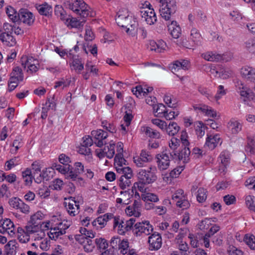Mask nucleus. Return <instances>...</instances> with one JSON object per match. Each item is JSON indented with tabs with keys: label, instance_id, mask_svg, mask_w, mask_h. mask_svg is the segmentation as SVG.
Instances as JSON below:
<instances>
[{
	"label": "nucleus",
	"instance_id": "nucleus-1",
	"mask_svg": "<svg viewBox=\"0 0 255 255\" xmlns=\"http://www.w3.org/2000/svg\"><path fill=\"white\" fill-rule=\"evenodd\" d=\"M115 19L118 25L124 28L128 34H135L138 25L137 22L135 18L130 15L128 12L119 11Z\"/></svg>",
	"mask_w": 255,
	"mask_h": 255
},
{
	"label": "nucleus",
	"instance_id": "nucleus-2",
	"mask_svg": "<svg viewBox=\"0 0 255 255\" xmlns=\"http://www.w3.org/2000/svg\"><path fill=\"white\" fill-rule=\"evenodd\" d=\"M156 168L152 167L147 169H140L137 172L138 181L134 183L138 190L142 192L145 190V186L154 182L157 179Z\"/></svg>",
	"mask_w": 255,
	"mask_h": 255
},
{
	"label": "nucleus",
	"instance_id": "nucleus-3",
	"mask_svg": "<svg viewBox=\"0 0 255 255\" xmlns=\"http://www.w3.org/2000/svg\"><path fill=\"white\" fill-rule=\"evenodd\" d=\"M68 8L84 18L90 14L89 6L83 0H71L68 3Z\"/></svg>",
	"mask_w": 255,
	"mask_h": 255
},
{
	"label": "nucleus",
	"instance_id": "nucleus-4",
	"mask_svg": "<svg viewBox=\"0 0 255 255\" xmlns=\"http://www.w3.org/2000/svg\"><path fill=\"white\" fill-rule=\"evenodd\" d=\"M160 4L159 11L161 17L165 20H169L171 16L175 13L177 9L175 1H165Z\"/></svg>",
	"mask_w": 255,
	"mask_h": 255
},
{
	"label": "nucleus",
	"instance_id": "nucleus-5",
	"mask_svg": "<svg viewBox=\"0 0 255 255\" xmlns=\"http://www.w3.org/2000/svg\"><path fill=\"white\" fill-rule=\"evenodd\" d=\"M152 231L153 228L148 221L134 223L133 232L136 236H140L142 234L148 235Z\"/></svg>",
	"mask_w": 255,
	"mask_h": 255
},
{
	"label": "nucleus",
	"instance_id": "nucleus-6",
	"mask_svg": "<svg viewBox=\"0 0 255 255\" xmlns=\"http://www.w3.org/2000/svg\"><path fill=\"white\" fill-rule=\"evenodd\" d=\"M155 159L159 170H164L169 167L170 159L167 150L157 154Z\"/></svg>",
	"mask_w": 255,
	"mask_h": 255
},
{
	"label": "nucleus",
	"instance_id": "nucleus-7",
	"mask_svg": "<svg viewBox=\"0 0 255 255\" xmlns=\"http://www.w3.org/2000/svg\"><path fill=\"white\" fill-rule=\"evenodd\" d=\"M21 65L25 69L27 66V72L31 73L37 72L39 68L38 62L36 59L32 58H28L26 56H22L21 58Z\"/></svg>",
	"mask_w": 255,
	"mask_h": 255
},
{
	"label": "nucleus",
	"instance_id": "nucleus-8",
	"mask_svg": "<svg viewBox=\"0 0 255 255\" xmlns=\"http://www.w3.org/2000/svg\"><path fill=\"white\" fill-rule=\"evenodd\" d=\"M186 132L182 131L181 135V140L182 144L185 147L179 151V156L180 160H182L184 163L188 162L190 160L189 156L190 155V150L189 147H187L189 144V142L185 138Z\"/></svg>",
	"mask_w": 255,
	"mask_h": 255
},
{
	"label": "nucleus",
	"instance_id": "nucleus-9",
	"mask_svg": "<svg viewBox=\"0 0 255 255\" xmlns=\"http://www.w3.org/2000/svg\"><path fill=\"white\" fill-rule=\"evenodd\" d=\"M140 12L141 17L147 24L151 25L156 21L157 17L153 8L150 7H143L141 9Z\"/></svg>",
	"mask_w": 255,
	"mask_h": 255
},
{
	"label": "nucleus",
	"instance_id": "nucleus-10",
	"mask_svg": "<svg viewBox=\"0 0 255 255\" xmlns=\"http://www.w3.org/2000/svg\"><path fill=\"white\" fill-rule=\"evenodd\" d=\"M75 168L73 170L72 167L71 166L70 172L68 173V178L71 179L73 181L78 180L79 182L82 181L83 179L79 177V175L82 174L84 172V167L81 162H77L74 164Z\"/></svg>",
	"mask_w": 255,
	"mask_h": 255
},
{
	"label": "nucleus",
	"instance_id": "nucleus-11",
	"mask_svg": "<svg viewBox=\"0 0 255 255\" xmlns=\"http://www.w3.org/2000/svg\"><path fill=\"white\" fill-rule=\"evenodd\" d=\"M68 200L71 202H65V207L70 216H75L79 213V201H76L73 197H69Z\"/></svg>",
	"mask_w": 255,
	"mask_h": 255
},
{
	"label": "nucleus",
	"instance_id": "nucleus-12",
	"mask_svg": "<svg viewBox=\"0 0 255 255\" xmlns=\"http://www.w3.org/2000/svg\"><path fill=\"white\" fill-rule=\"evenodd\" d=\"M149 249L151 251H157L162 246V238L158 233H154L148 237Z\"/></svg>",
	"mask_w": 255,
	"mask_h": 255
},
{
	"label": "nucleus",
	"instance_id": "nucleus-13",
	"mask_svg": "<svg viewBox=\"0 0 255 255\" xmlns=\"http://www.w3.org/2000/svg\"><path fill=\"white\" fill-rule=\"evenodd\" d=\"M0 233H7L10 236H13L15 234V227L10 219H5L2 222L0 221Z\"/></svg>",
	"mask_w": 255,
	"mask_h": 255
},
{
	"label": "nucleus",
	"instance_id": "nucleus-14",
	"mask_svg": "<svg viewBox=\"0 0 255 255\" xmlns=\"http://www.w3.org/2000/svg\"><path fill=\"white\" fill-rule=\"evenodd\" d=\"M17 21H19L30 25L34 22V18L31 12L26 9H21L17 14Z\"/></svg>",
	"mask_w": 255,
	"mask_h": 255
},
{
	"label": "nucleus",
	"instance_id": "nucleus-15",
	"mask_svg": "<svg viewBox=\"0 0 255 255\" xmlns=\"http://www.w3.org/2000/svg\"><path fill=\"white\" fill-rule=\"evenodd\" d=\"M92 136L95 139L94 143L98 147H102L106 142L104 141L108 136L107 132L102 129L93 130L91 132Z\"/></svg>",
	"mask_w": 255,
	"mask_h": 255
},
{
	"label": "nucleus",
	"instance_id": "nucleus-16",
	"mask_svg": "<svg viewBox=\"0 0 255 255\" xmlns=\"http://www.w3.org/2000/svg\"><path fill=\"white\" fill-rule=\"evenodd\" d=\"M135 219L134 218H130L129 220L126 221L125 222L122 221L119 225L118 229V233L120 235H125L126 232L134 228Z\"/></svg>",
	"mask_w": 255,
	"mask_h": 255
},
{
	"label": "nucleus",
	"instance_id": "nucleus-17",
	"mask_svg": "<svg viewBox=\"0 0 255 255\" xmlns=\"http://www.w3.org/2000/svg\"><path fill=\"white\" fill-rule=\"evenodd\" d=\"M96 150L97 156L102 158L107 156L108 158H112L115 154V144L111 143L109 145L105 146L103 149Z\"/></svg>",
	"mask_w": 255,
	"mask_h": 255
},
{
	"label": "nucleus",
	"instance_id": "nucleus-18",
	"mask_svg": "<svg viewBox=\"0 0 255 255\" xmlns=\"http://www.w3.org/2000/svg\"><path fill=\"white\" fill-rule=\"evenodd\" d=\"M71 58L72 62L70 63L71 69L75 70L78 74L81 73L84 68L82 59L76 55L72 56Z\"/></svg>",
	"mask_w": 255,
	"mask_h": 255
},
{
	"label": "nucleus",
	"instance_id": "nucleus-19",
	"mask_svg": "<svg viewBox=\"0 0 255 255\" xmlns=\"http://www.w3.org/2000/svg\"><path fill=\"white\" fill-rule=\"evenodd\" d=\"M190 67V63L188 60H182L175 61L170 67L173 73L177 72L181 69L184 70H188Z\"/></svg>",
	"mask_w": 255,
	"mask_h": 255
},
{
	"label": "nucleus",
	"instance_id": "nucleus-20",
	"mask_svg": "<svg viewBox=\"0 0 255 255\" xmlns=\"http://www.w3.org/2000/svg\"><path fill=\"white\" fill-rule=\"evenodd\" d=\"M153 89L152 87L144 86L142 87L141 86H137L135 88H132V92L137 98L144 97L147 95L148 93L151 92Z\"/></svg>",
	"mask_w": 255,
	"mask_h": 255
},
{
	"label": "nucleus",
	"instance_id": "nucleus-21",
	"mask_svg": "<svg viewBox=\"0 0 255 255\" xmlns=\"http://www.w3.org/2000/svg\"><path fill=\"white\" fill-rule=\"evenodd\" d=\"M31 166L32 170V175H33V179L36 183H40L43 178V175H42L40 173L41 167L39 162L35 161L32 164Z\"/></svg>",
	"mask_w": 255,
	"mask_h": 255
},
{
	"label": "nucleus",
	"instance_id": "nucleus-22",
	"mask_svg": "<svg viewBox=\"0 0 255 255\" xmlns=\"http://www.w3.org/2000/svg\"><path fill=\"white\" fill-rule=\"evenodd\" d=\"M241 74L243 78L254 82L255 81V69L250 67H244L241 70Z\"/></svg>",
	"mask_w": 255,
	"mask_h": 255
},
{
	"label": "nucleus",
	"instance_id": "nucleus-23",
	"mask_svg": "<svg viewBox=\"0 0 255 255\" xmlns=\"http://www.w3.org/2000/svg\"><path fill=\"white\" fill-rule=\"evenodd\" d=\"M177 24L176 21L172 20L171 23L168 25V30L171 35L174 38H178L181 33V28L179 25Z\"/></svg>",
	"mask_w": 255,
	"mask_h": 255
},
{
	"label": "nucleus",
	"instance_id": "nucleus-24",
	"mask_svg": "<svg viewBox=\"0 0 255 255\" xmlns=\"http://www.w3.org/2000/svg\"><path fill=\"white\" fill-rule=\"evenodd\" d=\"M0 40L2 43L8 46H13L16 44V40L10 34L0 33Z\"/></svg>",
	"mask_w": 255,
	"mask_h": 255
},
{
	"label": "nucleus",
	"instance_id": "nucleus-25",
	"mask_svg": "<svg viewBox=\"0 0 255 255\" xmlns=\"http://www.w3.org/2000/svg\"><path fill=\"white\" fill-rule=\"evenodd\" d=\"M220 140L221 139L218 134L214 135H208V137L206 138L205 144L209 149H213L220 142Z\"/></svg>",
	"mask_w": 255,
	"mask_h": 255
},
{
	"label": "nucleus",
	"instance_id": "nucleus-26",
	"mask_svg": "<svg viewBox=\"0 0 255 255\" xmlns=\"http://www.w3.org/2000/svg\"><path fill=\"white\" fill-rule=\"evenodd\" d=\"M202 57L206 60L210 61H220L224 60L223 55L214 53L212 52H207L202 54Z\"/></svg>",
	"mask_w": 255,
	"mask_h": 255
},
{
	"label": "nucleus",
	"instance_id": "nucleus-27",
	"mask_svg": "<svg viewBox=\"0 0 255 255\" xmlns=\"http://www.w3.org/2000/svg\"><path fill=\"white\" fill-rule=\"evenodd\" d=\"M36 9L40 14L47 16L50 15L52 11L51 6L47 3L38 5Z\"/></svg>",
	"mask_w": 255,
	"mask_h": 255
},
{
	"label": "nucleus",
	"instance_id": "nucleus-28",
	"mask_svg": "<svg viewBox=\"0 0 255 255\" xmlns=\"http://www.w3.org/2000/svg\"><path fill=\"white\" fill-rule=\"evenodd\" d=\"M66 231L60 230V228L57 227H51L50 229V231L47 233L49 237L52 239L56 240L58 238L65 234Z\"/></svg>",
	"mask_w": 255,
	"mask_h": 255
},
{
	"label": "nucleus",
	"instance_id": "nucleus-29",
	"mask_svg": "<svg viewBox=\"0 0 255 255\" xmlns=\"http://www.w3.org/2000/svg\"><path fill=\"white\" fill-rule=\"evenodd\" d=\"M141 130L150 138H159L160 137V133L150 127H143L141 128Z\"/></svg>",
	"mask_w": 255,
	"mask_h": 255
},
{
	"label": "nucleus",
	"instance_id": "nucleus-30",
	"mask_svg": "<svg viewBox=\"0 0 255 255\" xmlns=\"http://www.w3.org/2000/svg\"><path fill=\"white\" fill-rule=\"evenodd\" d=\"M41 228H42L41 225L27 223V225L25 227V233L28 236L33 235Z\"/></svg>",
	"mask_w": 255,
	"mask_h": 255
},
{
	"label": "nucleus",
	"instance_id": "nucleus-31",
	"mask_svg": "<svg viewBox=\"0 0 255 255\" xmlns=\"http://www.w3.org/2000/svg\"><path fill=\"white\" fill-rule=\"evenodd\" d=\"M180 127L176 123L170 122L168 126L165 127V129L166 132L169 135L173 136L179 130Z\"/></svg>",
	"mask_w": 255,
	"mask_h": 255
},
{
	"label": "nucleus",
	"instance_id": "nucleus-32",
	"mask_svg": "<svg viewBox=\"0 0 255 255\" xmlns=\"http://www.w3.org/2000/svg\"><path fill=\"white\" fill-rule=\"evenodd\" d=\"M196 134L198 137H202L205 134V129L207 128L201 122L197 121L194 123Z\"/></svg>",
	"mask_w": 255,
	"mask_h": 255
},
{
	"label": "nucleus",
	"instance_id": "nucleus-33",
	"mask_svg": "<svg viewBox=\"0 0 255 255\" xmlns=\"http://www.w3.org/2000/svg\"><path fill=\"white\" fill-rule=\"evenodd\" d=\"M17 243L15 240H11L6 245L5 248L7 254L13 255L16 253Z\"/></svg>",
	"mask_w": 255,
	"mask_h": 255
},
{
	"label": "nucleus",
	"instance_id": "nucleus-34",
	"mask_svg": "<svg viewBox=\"0 0 255 255\" xmlns=\"http://www.w3.org/2000/svg\"><path fill=\"white\" fill-rule=\"evenodd\" d=\"M229 128L231 129L233 133L236 134L241 130L242 126L238 121L231 120L229 123Z\"/></svg>",
	"mask_w": 255,
	"mask_h": 255
},
{
	"label": "nucleus",
	"instance_id": "nucleus-35",
	"mask_svg": "<svg viewBox=\"0 0 255 255\" xmlns=\"http://www.w3.org/2000/svg\"><path fill=\"white\" fill-rule=\"evenodd\" d=\"M220 160L221 161V164L219 166V170L222 172L226 171V166L229 163V158L227 157L225 154H221L219 157Z\"/></svg>",
	"mask_w": 255,
	"mask_h": 255
},
{
	"label": "nucleus",
	"instance_id": "nucleus-36",
	"mask_svg": "<svg viewBox=\"0 0 255 255\" xmlns=\"http://www.w3.org/2000/svg\"><path fill=\"white\" fill-rule=\"evenodd\" d=\"M6 12L9 18L13 22H17V14L18 13L15 9L11 6H9L6 8Z\"/></svg>",
	"mask_w": 255,
	"mask_h": 255
},
{
	"label": "nucleus",
	"instance_id": "nucleus-37",
	"mask_svg": "<svg viewBox=\"0 0 255 255\" xmlns=\"http://www.w3.org/2000/svg\"><path fill=\"white\" fill-rule=\"evenodd\" d=\"M23 178L26 185H30L32 183V179L33 178L32 175V171L27 168L25 171L22 173Z\"/></svg>",
	"mask_w": 255,
	"mask_h": 255
},
{
	"label": "nucleus",
	"instance_id": "nucleus-38",
	"mask_svg": "<svg viewBox=\"0 0 255 255\" xmlns=\"http://www.w3.org/2000/svg\"><path fill=\"white\" fill-rule=\"evenodd\" d=\"M244 240L251 249H255V237L254 235H246Z\"/></svg>",
	"mask_w": 255,
	"mask_h": 255
},
{
	"label": "nucleus",
	"instance_id": "nucleus-39",
	"mask_svg": "<svg viewBox=\"0 0 255 255\" xmlns=\"http://www.w3.org/2000/svg\"><path fill=\"white\" fill-rule=\"evenodd\" d=\"M246 204L248 208L251 211L255 212V198L251 195L246 197Z\"/></svg>",
	"mask_w": 255,
	"mask_h": 255
},
{
	"label": "nucleus",
	"instance_id": "nucleus-40",
	"mask_svg": "<svg viewBox=\"0 0 255 255\" xmlns=\"http://www.w3.org/2000/svg\"><path fill=\"white\" fill-rule=\"evenodd\" d=\"M216 74H219V76L223 79H227L231 76L233 72L229 68H221L219 71H215Z\"/></svg>",
	"mask_w": 255,
	"mask_h": 255
},
{
	"label": "nucleus",
	"instance_id": "nucleus-41",
	"mask_svg": "<svg viewBox=\"0 0 255 255\" xmlns=\"http://www.w3.org/2000/svg\"><path fill=\"white\" fill-rule=\"evenodd\" d=\"M246 151L248 153H250L251 154H253L255 153V138H248V143L246 146Z\"/></svg>",
	"mask_w": 255,
	"mask_h": 255
},
{
	"label": "nucleus",
	"instance_id": "nucleus-42",
	"mask_svg": "<svg viewBox=\"0 0 255 255\" xmlns=\"http://www.w3.org/2000/svg\"><path fill=\"white\" fill-rule=\"evenodd\" d=\"M130 179L124 176H121L119 179V186L121 188L125 189L127 187H129L131 184Z\"/></svg>",
	"mask_w": 255,
	"mask_h": 255
},
{
	"label": "nucleus",
	"instance_id": "nucleus-43",
	"mask_svg": "<svg viewBox=\"0 0 255 255\" xmlns=\"http://www.w3.org/2000/svg\"><path fill=\"white\" fill-rule=\"evenodd\" d=\"M142 199L145 202H156L159 200L156 195L151 193H147L145 194L142 196Z\"/></svg>",
	"mask_w": 255,
	"mask_h": 255
},
{
	"label": "nucleus",
	"instance_id": "nucleus-44",
	"mask_svg": "<svg viewBox=\"0 0 255 255\" xmlns=\"http://www.w3.org/2000/svg\"><path fill=\"white\" fill-rule=\"evenodd\" d=\"M95 243L97 247L99 248L101 251L105 250L108 247V243L107 241L103 238L96 239L95 240Z\"/></svg>",
	"mask_w": 255,
	"mask_h": 255
},
{
	"label": "nucleus",
	"instance_id": "nucleus-45",
	"mask_svg": "<svg viewBox=\"0 0 255 255\" xmlns=\"http://www.w3.org/2000/svg\"><path fill=\"white\" fill-rule=\"evenodd\" d=\"M129 247V243L128 240H123L120 242L119 245V248L121 250V253L123 255H126L128 253V248Z\"/></svg>",
	"mask_w": 255,
	"mask_h": 255
},
{
	"label": "nucleus",
	"instance_id": "nucleus-46",
	"mask_svg": "<svg viewBox=\"0 0 255 255\" xmlns=\"http://www.w3.org/2000/svg\"><path fill=\"white\" fill-rule=\"evenodd\" d=\"M13 25L7 23H5L3 24V27L0 28V33L12 34L13 31Z\"/></svg>",
	"mask_w": 255,
	"mask_h": 255
},
{
	"label": "nucleus",
	"instance_id": "nucleus-47",
	"mask_svg": "<svg viewBox=\"0 0 255 255\" xmlns=\"http://www.w3.org/2000/svg\"><path fill=\"white\" fill-rule=\"evenodd\" d=\"M53 166L55 168V169L61 173L67 174V178H68V173L70 172L71 165H68V167H64L61 165L57 164H54Z\"/></svg>",
	"mask_w": 255,
	"mask_h": 255
},
{
	"label": "nucleus",
	"instance_id": "nucleus-48",
	"mask_svg": "<svg viewBox=\"0 0 255 255\" xmlns=\"http://www.w3.org/2000/svg\"><path fill=\"white\" fill-rule=\"evenodd\" d=\"M13 77H15L20 81L23 79V73L22 70L18 67H15L11 73Z\"/></svg>",
	"mask_w": 255,
	"mask_h": 255
},
{
	"label": "nucleus",
	"instance_id": "nucleus-49",
	"mask_svg": "<svg viewBox=\"0 0 255 255\" xmlns=\"http://www.w3.org/2000/svg\"><path fill=\"white\" fill-rule=\"evenodd\" d=\"M37 193L41 197L45 198L49 196L50 191L46 186H42L38 188Z\"/></svg>",
	"mask_w": 255,
	"mask_h": 255
},
{
	"label": "nucleus",
	"instance_id": "nucleus-50",
	"mask_svg": "<svg viewBox=\"0 0 255 255\" xmlns=\"http://www.w3.org/2000/svg\"><path fill=\"white\" fill-rule=\"evenodd\" d=\"M207 198L206 191L203 188H200L198 190L197 199L199 202H203Z\"/></svg>",
	"mask_w": 255,
	"mask_h": 255
},
{
	"label": "nucleus",
	"instance_id": "nucleus-51",
	"mask_svg": "<svg viewBox=\"0 0 255 255\" xmlns=\"http://www.w3.org/2000/svg\"><path fill=\"white\" fill-rule=\"evenodd\" d=\"M246 48L250 52L255 54V38L250 39L245 42Z\"/></svg>",
	"mask_w": 255,
	"mask_h": 255
},
{
	"label": "nucleus",
	"instance_id": "nucleus-52",
	"mask_svg": "<svg viewBox=\"0 0 255 255\" xmlns=\"http://www.w3.org/2000/svg\"><path fill=\"white\" fill-rule=\"evenodd\" d=\"M153 108L154 111L158 113V114H163L164 115L167 111L165 106L162 104H159L157 105H155Z\"/></svg>",
	"mask_w": 255,
	"mask_h": 255
},
{
	"label": "nucleus",
	"instance_id": "nucleus-53",
	"mask_svg": "<svg viewBox=\"0 0 255 255\" xmlns=\"http://www.w3.org/2000/svg\"><path fill=\"white\" fill-rule=\"evenodd\" d=\"M176 205L182 209H186L189 207L190 204L189 202L185 199V198L176 201Z\"/></svg>",
	"mask_w": 255,
	"mask_h": 255
},
{
	"label": "nucleus",
	"instance_id": "nucleus-54",
	"mask_svg": "<svg viewBox=\"0 0 255 255\" xmlns=\"http://www.w3.org/2000/svg\"><path fill=\"white\" fill-rule=\"evenodd\" d=\"M105 218V217H104V216L99 217L96 219V220H94L92 222L93 226H97V224H99V225L102 226L101 228L104 227L107 222Z\"/></svg>",
	"mask_w": 255,
	"mask_h": 255
},
{
	"label": "nucleus",
	"instance_id": "nucleus-55",
	"mask_svg": "<svg viewBox=\"0 0 255 255\" xmlns=\"http://www.w3.org/2000/svg\"><path fill=\"white\" fill-rule=\"evenodd\" d=\"M180 140L176 137H173L169 142V146L171 149L176 150L179 145Z\"/></svg>",
	"mask_w": 255,
	"mask_h": 255
},
{
	"label": "nucleus",
	"instance_id": "nucleus-56",
	"mask_svg": "<svg viewBox=\"0 0 255 255\" xmlns=\"http://www.w3.org/2000/svg\"><path fill=\"white\" fill-rule=\"evenodd\" d=\"M152 123L158 127L160 129H164L167 126L166 123L161 120L155 119L151 120Z\"/></svg>",
	"mask_w": 255,
	"mask_h": 255
},
{
	"label": "nucleus",
	"instance_id": "nucleus-57",
	"mask_svg": "<svg viewBox=\"0 0 255 255\" xmlns=\"http://www.w3.org/2000/svg\"><path fill=\"white\" fill-rule=\"evenodd\" d=\"M18 206L16 209H19L22 213L28 214L29 212V206L25 204L22 201L20 202V204Z\"/></svg>",
	"mask_w": 255,
	"mask_h": 255
},
{
	"label": "nucleus",
	"instance_id": "nucleus-58",
	"mask_svg": "<svg viewBox=\"0 0 255 255\" xmlns=\"http://www.w3.org/2000/svg\"><path fill=\"white\" fill-rule=\"evenodd\" d=\"M132 118L133 116L131 113V111H130V110L126 111L125 112V115L124 116V120L125 122L126 123L127 126H128L130 125V122L132 120Z\"/></svg>",
	"mask_w": 255,
	"mask_h": 255
},
{
	"label": "nucleus",
	"instance_id": "nucleus-59",
	"mask_svg": "<svg viewBox=\"0 0 255 255\" xmlns=\"http://www.w3.org/2000/svg\"><path fill=\"white\" fill-rule=\"evenodd\" d=\"M115 164H125L126 160L123 157V152H118L115 157Z\"/></svg>",
	"mask_w": 255,
	"mask_h": 255
},
{
	"label": "nucleus",
	"instance_id": "nucleus-60",
	"mask_svg": "<svg viewBox=\"0 0 255 255\" xmlns=\"http://www.w3.org/2000/svg\"><path fill=\"white\" fill-rule=\"evenodd\" d=\"M179 114V112L178 111H170L169 113H168V111H167L164 115V117L166 120H171L174 119L175 117L177 116Z\"/></svg>",
	"mask_w": 255,
	"mask_h": 255
},
{
	"label": "nucleus",
	"instance_id": "nucleus-61",
	"mask_svg": "<svg viewBox=\"0 0 255 255\" xmlns=\"http://www.w3.org/2000/svg\"><path fill=\"white\" fill-rule=\"evenodd\" d=\"M45 236V234L43 230L41 228L36 233L32 235V237L35 240H40L43 239Z\"/></svg>",
	"mask_w": 255,
	"mask_h": 255
},
{
	"label": "nucleus",
	"instance_id": "nucleus-62",
	"mask_svg": "<svg viewBox=\"0 0 255 255\" xmlns=\"http://www.w3.org/2000/svg\"><path fill=\"white\" fill-rule=\"evenodd\" d=\"M22 200H21L20 199L16 198V197H13L9 200V205L15 209H16L18 206H19L20 204V202H21Z\"/></svg>",
	"mask_w": 255,
	"mask_h": 255
},
{
	"label": "nucleus",
	"instance_id": "nucleus-63",
	"mask_svg": "<svg viewBox=\"0 0 255 255\" xmlns=\"http://www.w3.org/2000/svg\"><path fill=\"white\" fill-rule=\"evenodd\" d=\"M121 194L124 201L125 204H128V200L132 196V195L130 193L129 191L127 190L125 191H121Z\"/></svg>",
	"mask_w": 255,
	"mask_h": 255
},
{
	"label": "nucleus",
	"instance_id": "nucleus-64",
	"mask_svg": "<svg viewBox=\"0 0 255 255\" xmlns=\"http://www.w3.org/2000/svg\"><path fill=\"white\" fill-rule=\"evenodd\" d=\"M224 201L227 205H230L236 202V198L233 195H227L224 197Z\"/></svg>",
	"mask_w": 255,
	"mask_h": 255
}]
</instances>
